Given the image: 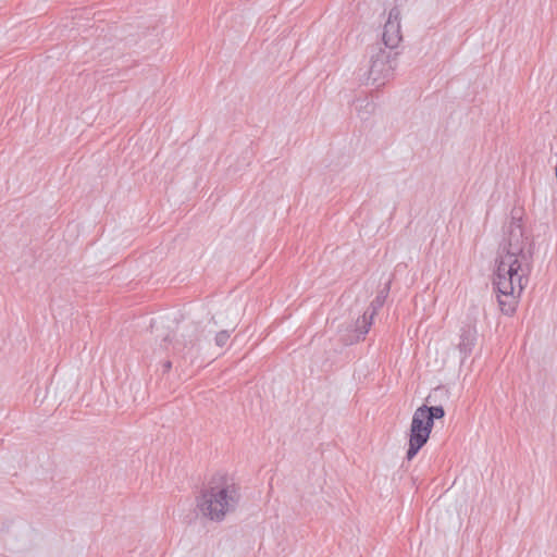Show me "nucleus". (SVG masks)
Returning <instances> with one entry per match:
<instances>
[{"label": "nucleus", "instance_id": "4", "mask_svg": "<svg viewBox=\"0 0 557 557\" xmlns=\"http://www.w3.org/2000/svg\"><path fill=\"white\" fill-rule=\"evenodd\" d=\"M428 410H422L420 407L416 409L409 434V447L407 450V459L411 460L418 451L426 444L433 424L430 417H426Z\"/></svg>", "mask_w": 557, "mask_h": 557}, {"label": "nucleus", "instance_id": "10", "mask_svg": "<svg viewBox=\"0 0 557 557\" xmlns=\"http://www.w3.org/2000/svg\"><path fill=\"white\" fill-rule=\"evenodd\" d=\"M196 343L191 339L189 342H177L174 345V351L178 355H181L183 358L187 359L189 358L193 360L197 357V352L195 351Z\"/></svg>", "mask_w": 557, "mask_h": 557}, {"label": "nucleus", "instance_id": "8", "mask_svg": "<svg viewBox=\"0 0 557 557\" xmlns=\"http://www.w3.org/2000/svg\"><path fill=\"white\" fill-rule=\"evenodd\" d=\"M373 317L369 311H366L361 318L356 321L355 332L357 333V341L363 339L372 325Z\"/></svg>", "mask_w": 557, "mask_h": 557}, {"label": "nucleus", "instance_id": "2", "mask_svg": "<svg viewBox=\"0 0 557 557\" xmlns=\"http://www.w3.org/2000/svg\"><path fill=\"white\" fill-rule=\"evenodd\" d=\"M242 498L240 488L232 478L214 474L196 497L199 513L213 522H222L236 511Z\"/></svg>", "mask_w": 557, "mask_h": 557}, {"label": "nucleus", "instance_id": "11", "mask_svg": "<svg viewBox=\"0 0 557 557\" xmlns=\"http://www.w3.org/2000/svg\"><path fill=\"white\" fill-rule=\"evenodd\" d=\"M420 408L422 410H428L426 411V417H430L431 418V421H432V424H434V420L436 419H442L444 416H445V410L442 406H426V405H422L420 406Z\"/></svg>", "mask_w": 557, "mask_h": 557}, {"label": "nucleus", "instance_id": "5", "mask_svg": "<svg viewBox=\"0 0 557 557\" xmlns=\"http://www.w3.org/2000/svg\"><path fill=\"white\" fill-rule=\"evenodd\" d=\"M401 38L400 11L398 8L394 7L388 13L387 21L384 25L382 39L385 47L393 51L395 48H397L401 41Z\"/></svg>", "mask_w": 557, "mask_h": 557}, {"label": "nucleus", "instance_id": "9", "mask_svg": "<svg viewBox=\"0 0 557 557\" xmlns=\"http://www.w3.org/2000/svg\"><path fill=\"white\" fill-rule=\"evenodd\" d=\"M389 286H391V281H388L385 284V287L379 292L376 297L370 304L369 309L367 311H369L371 313V317H374L377 313V311L383 307V305L388 296Z\"/></svg>", "mask_w": 557, "mask_h": 557}, {"label": "nucleus", "instance_id": "12", "mask_svg": "<svg viewBox=\"0 0 557 557\" xmlns=\"http://www.w3.org/2000/svg\"><path fill=\"white\" fill-rule=\"evenodd\" d=\"M230 339V331L223 330L216 333L214 342L218 347H223L226 345L227 341Z\"/></svg>", "mask_w": 557, "mask_h": 557}, {"label": "nucleus", "instance_id": "6", "mask_svg": "<svg viewBox=\"0 0 557 557\" xmlns=\"http://www.w3.org/2000/svg\"><path fill=\"white\" fill-rule=\"evenodd\" d=\"M475 336L476 330L474 325L467 324L461 329L460 341L458 343V348L461 354L467 356L471 352L475 342Z\"/></svg>", "mask_w": 557, "mask_h": 557}, {"label": "nucleus", "instance_id": "1", "mask_svg": "<svg viewBox=\"0 0 557 557\" xmlns=\"http://www.w3.org/2000/svg\"><path fill=\"white\" fill-rule=\"evenodd\" d=\"M533 256V240L525 236L521 219L512 216L499 246L493 280L499 308L507 315L516 311L518 298L528 285Z\"/></svg>", "mask_w": 557, "mask_h": 557}, {"label": "nucleus", "instance_id": "13", "mask_svg": "<svg viewBox=\"0 0 557 557\" xmlns=\"http://www.w3.org/2000/svg\"><path fill=\"white\" fill-rule=\"evenodd\" d=\"M157 336H162V342H163L162 347L168 349L166 343L170 341V334H164V335L158 334Z\"/></svg>", "mask_w": 557, "mask_h": 557}, {"label": "nucleus", "instance_id": "7", "mask_svg": "<svg viewBox=\"0 0 557 557\" xmlns=\"http://www.w3.org/2000/svg\"><path fill=\"white\" fill-rule=\"evenodd\" d=\"M355 109L361 120H368L375 110V103L369 97H364L356 100Z\"/></svg>", "mask_w": 557, "mask_h": 557}, {"label": "nucleus", "instance_id": "3", "mask_svg": "<svg viewBox=\"0 0 557 557\" xmlns=\"http://www.w3.org/2000/svg\"><path fill=\"white\" fill-rule=\"evenodd\" d=\"M397 52L377 48L372 51L367 84L381 87L393 76Z\"/></svg>", "mask_w": 557, "mask_h": 557}, {"label": "nucleus", "instance_id": "14", "mask_svg": "<svg viewBox=\"0 0 557 557\" xmlns=\"http://www.w3.org/2000/svg\"><path fill=\"white\" fill-rule=\"evenodd\" d=\"M164 368H165V370H170V369H171V362H170V361H166V362L164 363Z\"/></svg>", "mask_w": 557, "mask_h": 557}]
</instances>
